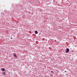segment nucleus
Here are the masks:
<instances>
[{"label":"nucleus","instance_id":"10","mask_svg":"<svg viewBox=\"0 0 77 77\" xmlns=\"http://www.w3.org/2000/svg\"><path fill=\"white\" fill-rule=\"evenodd\" d=\"M3 15H5V14H4Z\"/></svg>","mask_w":77,"mask_h":77},{"label":"nucleus","instance_id":"1","mask_svg":"<svg viewBox=\"0 0 77 77\" xmlns=\"http://www.w3.org/2000/svg\"><path fill=\"white\" fill-rule=\"evenodd\" d=\"M66 53H68V51H69V49L68 48H67L66 49Z\"/></svg>","mask_w":77,"mask_h":77},{"label":"nucleus","instance_id":"2","mask_svg":"<svg viewBox=\"0 0 77 77\" xmlns=\"http://www.w3.org/2000/svg\"><path fill=\"white\" fill-rule=\"evenodd\" d=\"M1 70H2L3 71H5V69L4 68H1Z\"/></svg>","mask_w":77,"mask_h":77},{"label":"nucleus","instance_id":"5","mask_svg":"<svg viewBox=\"0 0 77 77\" xmlns=\"http://www.w3.org/2000/svg\"><path fill=\"white\" fill-rule=\"evenodd\" d=\"M3 74H4V75H5V72H4L3 73Z\"/></svg>","mask_w":77,"mask_h":77},{"label":"nucleus","instance_id":"8","mask_svg":"<svg viewBox=\"0 0 77 77\" xmlns=\"http://www.w3.org/2000/svg\"><path fill=\"white\" fill-rule=\"evenodd\" d=\"M65 72H66V71H65Z\"/></svg>","mask_w":77,"mask_h":77},{"label":"nucleus","instance_id":"4","mask_svg":"<svg viewBox=\"0 0 77 77\" xmlns=\"http://www.w3.org/2000/svg\"><path fill=\"white\" fill-rule=\"evenodd\" d=\"M14 57H16V58H17V55H15L14 56Z\"/></svg>","mask_w":77,"mask_h":77},{"label":"nucleus","instance_id":"6","mask_svg":"<svg viewBox=\"0 0 77 77\" xmlns=\"http://www.w3.org/2000/svg\"><path fill=\"white\" fill-rule=\"evenodd\" d=\"M51 72H54L53 71H51Z\"/></svg>","mask_w":77,"mask_h":77},{"label":"nucleus","instance_id":"7","mask_svg":"<svg viewBox=\"0 0 77 77\" xmlns=\"http://www.w3.org/2000/svg\"><path fill=\"white\" fill-rule=\"evenodd\" d=\"M14 56H15V54H14Z\"/></svg>","mask_w":77,"mask_h":77},{"label":"nucleus","instance_id":"3","mask_svg":"<svg viewBox=\"0 0 77 77\" xmlns=\"http://www.w3.org/2000/svg\"><path fill=\"white\" fill-rule=\"evenodd\" d=\"M35 34H38V32H37V31H35Z\"/></svg>","mask_w":77,"mask_h":77},{"label":"nucleus","instance_id":"9","mask_svg":"<svg viewBox=\"0 0 77 77\" xmlns=\"http://www.w3.org/2000/svg\"><path fill=\"white\" fill-rule=\"evenodd\" d=\"M11 39H12V38H11Z\"/></svg>","mask_w":77,"mask_h":77}]
</instances>
